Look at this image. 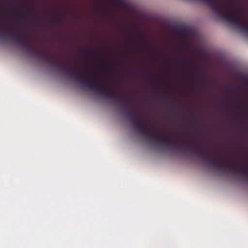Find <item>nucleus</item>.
<instances>
[{
  "mask_svg": "<svg viewBox=\"0 0 248 248\" xmlns=\"http://www.w3.org/2000/svg\"><path fill=\"white\" fill-rule=\"evenodd\" d=\"M183 144H184V145H186V144H187V143H183Z\"/></svg>",
  "mask_w": 248,
  "mask_h": 248,
  "instance_id": "10",
  "label": "nucleus"
},
{
  "mask_svg": "<svg viewBox=\"0 0 248 248\" xmlns=\"http://www.w3.org/2000/svg\"><path fill=\"white\" fill-rule=\"evenodd\" d=\"M182 61L187 64L193 70L195 71L198 69V66L195 64L194 62L189 58H184L181 59Z\"/></svg>",
  "mask_w": 248,
  "mask_h": 248,
  "instance_id": "4",
  "label": "nucleus"
},
{
  "mask_svg": "<svg viewBox=\"0 0 248 248\" xmlns=\"http://www.w3.org/2000/svg\"><path fill=\"white\" fill-rule=\"evenodd\" d=\"M16 30L17 29L15 26L11 29H5L3 25H0V33L2 32L7 33L8 35L14 41L34 57L51 64L57 69L64 71L77 82L82 84L90 90L95 92L98 94L118 101V93L115 90L110 88L107 89L104 84L101 85L93 82L84 77L77 70L63 64L57 58L52 56L49 53L44 52L41 50L33 48L31 44L22 35L15 32Z\"/></svg>",
  "mask_w": 248,
  "mask_h": 248,
  "instance_id": "1",
  "label": "nucleus"
},
{
  "mask_svg": "<svg viewBox=\"0 0 248 248\" xmlns=\"http://www.w3.org/2000/svg\"><path fill=\"white\" fill-rule=\"evenodd\" d=\"M238 108H240V107H237Z\"/></svg>",
  "mask_w": 248,
  "mask_h": 248,
  "instance_id": "14",
  "label": "nucleus"
},
{
  "mask_svg": "<svg viewBox=\"0 0 248 248\" xmlns=\"http://www.w3.org/2000/svg\"><path fill=\"white\" fill-rule=\"evenodd\" d=\"M126 37L128 39V40L130 41V45L133 46H135L136 43H135V39L130 35H127Z\"/></svg>",
  "mask_w": 248,
  "mask_h": 248,
  "instance_id": "7",
  "label": "nucleus"
},
{
  "mask_svg": "<svg viewBox=\"0 0 248 248\" xmlns=\"http://www.w3.org/2000/svg\"><path fill=\"white\" fill-rule=\"evenodd\" d=\"M84 52L86 54L89 53L91 56H96V53H95L94 52H91L89 50H87V49H85Z\"/></svg>",
  "mask_w": 248,
  "mask_h": 248,
  "instance_id": "8",
  "label": "nucleus"
},
{
  "mask_svg": "<svg viewBox=\"0 0 248 248\" xmlns=\"http://www.w3.org/2000/svg\"><path fill=\"white\" fill-rule=\"evenodd\" d=\"M126 114L133 123L134 128L156 144L172 147L174 145L178 144L177 142L172 140L166 135L164 136H162L158 134L153 133L152 128L149 126L146 120H144L142 123H140L137 120V116L134 109L131 108L130 111L127 112Z\"/></svg>",
  "mask_w": 248,
  "mask_h": 248,
  "instance_id": "3",
  "label": "nucleus"
},
{
  "mask_svg": "<svg viewBox=\"0 0 248 248\" xmlns=\"http://www.w3.org/2000/svg\"><path fill=\"white\" fill-rule=\"evenodd\" d=\"M34 18L37 19L38 18V16L36 15L34 16Z\"/></svg>",
  "mask_w": 248,
  "mask_h": 248,
  "instance_id": "9",
  "label": "nucleus"
},
{
  "mask_svg": "<svg viewBox=\"0 0 248 248\" xmlns=\"http://www.w3.org/2000/svg\"><path fill=\"white\" fill-rule=\"evenodd\" d=\"M142 40L143 41H144V42L145 41V39H142Z\"/></svg>",
  "mask_w": 248,
  "mask_h": 248,
  "instance_id": "12",
  "label": "nucleus"
},
{
  "mask_svg": "<svg viewBox=\"0 0 248 248\" xmlns=\"http://www.w3.org/2000/svg\"><path fill=\"white\" fill-rule=\"evenodd\" d=\"M107 79L108 80H109V79L108 78H107Z\"/></svg>",
  "mask_w": 248,
  "mask_h": 248,
  "instance_id": "13",
  "label": "nucleus"
},
{
  "mask_svg": "<svg viewBox=\"0 0 248 248\" xmlns=\"http://www.w3.org/2000/svg\"><path fill=\"white\" fill-rule=\"evenodd\" d=\"M28 14H29V13H27V12H23V11H20V12H16V13H14V14L17 16H19V17H24V16H27V15H28Z\"/></svg>",
  "mask_w": 248,
  "mask_h": 248,
  "instance_id": "6",
  "label": "nucleus"
},
{
  "mask_svg": "<svg viewBox=\"0 0 248 248\" xmlns=\"http://www.w3.org/2000/svg\"><path fill=\"white\" fill-rule=\"evenodd\" d=\"M193 79L196 81L202 82L203 77L200 73H194L192 75Z\"/></svg>",
  "mask_w": 248,
  "mask_h": 248,
  "instance_id": "5",
  "label": "nucleus"
},
{
  "mask_svg": "<svg viewBox=\"0 0 248 248\" xmlns=\"http://www.w3.org/2000/svg\"><path fill=\"white\" fill-rule=\"evenodd\" d=\"M189 148L193 151L196 154L204 160L205 163L211 166L213 168L218 170H229L239 173L248 178V169L245 167L239 168L236 165H231L227 161L222 163L221 160L216 157H212L207 154L205 150L199 146L196 140L192 139L190 143H189ZM248 166V164H246Z\"/></svg>",
  "mask_w": 248,
  "mask_h": 248,
  "instance_id": "2",
  "label": "nucleus"
},
{
  "mask_svg": "<svg viewBox=\"0 0 248 248\" xmlns=\"http://www.w3.org/2000/svg\"><path fill=\"white\" fill-rule=\"evenodd\" d=\"M120 1V2H121V0H119Z\"/></svg>",
  "mask_w": 248,
  "mask_h": 248,
  "instance_id": "15",
  "label": "nucleus"
},
{
  "mask_svg": "<svg viewBox=\"0 0 248 248\" xmlns=\"http://www.w3.org/2000/svg\"><path fill=\"white\" fill-rule=\"evenodd\" d=\"M98 77H100V74H98Z\"/></svg>",
  "mask_w": 248,
  "mask_h": 248,
  "instance_id": "11",
  "label": "nucleus"
}]
</instances>
